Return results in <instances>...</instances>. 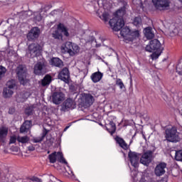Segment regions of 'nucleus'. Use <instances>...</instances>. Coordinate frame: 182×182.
Returning <instances> with one entry per match:
<instances>
[{
	"label": "nucleus",
	"instance_id": "nucleus-1",
	"mask_svg": "<svg viewBox=\"0 0 182 182\" xmlns=\"http://www.w3.org/2000/svg\"><path fill=\"white\" fill-rule=\"evenodd\" d=\"M109 0H98L97 5L100 6L97 14L99 18L104 21V22H108L112 16V12L110 9L112 8V1Z\"/></svg>",
	"mask_w": 182,
	"mask_h": 182
},
{
	"label": "nucleus",
	"instance_id": "nucleus-2",
	"mask_svg": "<svg viewBox=\"0 0 182 182\" xmlns=\"http://www.w3.org/2000/svg\"><path fill=\"white\" fill-rule=\"evenodd\" d=\"M124 14H126V9L122 7L117 11V16L109 20V24L111 26L112 31L119 32V31H120V29L124 26V21L122 18V16Z\"/></svg>",
	"mask_w": 182,
	"mask_h": 182
},
{
	"label": "nucleus",
	"instance_id": "nucleus-3",
	"mask_svg": "<svg viewBox=\"0 0 182 182\" xmlns=\"http://www.w3.org/2000/svg\"><path fill=\"white\" fill-rule=\"evenodd\" d=\"M120 35L125 41H128V42H133V41L139 38L140 33L137 30L132 31L129 27L126 26L122 28Z\"/></svg>",
	"mask_w": 182,
	"mask_h": 182
},
{
	"label": "nucleus",
	"instance_id": "nucleus-4",
	"mask_svg": "<svg viewBox=\"0 0 182 182\" xmlns=\"http://www.w3.org/2000/svg\"><path fill=\"white\" fill-rule=\"evenodd\" d=\"M61 50L65 53H69L70 56H73L76 55V53H79L80 48L79 47V46H77V44L73 43L70 41H68L62 45Z\"/></svg>",
	"mask_w": 182,
	"mask_h": 182
},
{
	"label": "nucleus",
	"instance_id": "nucleus-5",
	"mask_svg": "<svg viewBox=\"0 0 182 182\" xmlns=\"http://www.w3.org/2000/svg\"><path fill=\"white\" fill-rule=\"evenodd\" d=\"M57 28L58 31L61 32V33H63L64 36H66V38H69L70 36H75V35H77V38H80V39H83L82 37L85 36V31L82 30H80L77 33L74 31H70V33H69V28H68V27H66L65 25L62 23H60Z\"/></svg>",
	"mask_w": 182,
	"mask_h": 182
},
{
	"label": "nucleus",
	"instance_id": "nucleus-6",
	"mask_svg": "<svg viewBox=\"0 0 182 182\" xmlns=\"http://www.w3.org/2000/svg\"><path fill=\"white\" fill-rule=\"evenodd\" d=\"M165 137L167 141H171V143L180 141V137L178 136V132L176 127L167 128L165 131Z\"/></svg>",
	"mask_w": 182,
	"mask_h": 182
},
{
	"label": "nucleus",
	"instance_id": "nucleus-7",
	"mask_svg": "<svg viewBox=\"0 0 182 182\" xmlns=\"http://www.w3.org/2000/svg\"><path fill=\"white\" fill-rule=\"evenodd\" d=\"M42 47L38 43H32L28 46L27 55L28 58H38L41 56Z\"/></svg>",
	"mask_w": 182,
	"mask_h": 182
},
{
	"label": "nucleus",
	"instance_id": "nucleus-8",
	"mask_svg": "<svg viewBox=\"0 0 182 182\" xmlns=\"http://www.w3.org/2000/svg\"><path fill=\"white\" fill-rule=\"evenodd\" d=\"M48 159L50 160V163L51 164L56 163V160H58L60 163H62L63 164H66L67 167L70 168V166L68 164V161H66V159H65V158L63 157V154H62L61 152H53L48 156Z\"/></svg>",
	"mask_w": 182,
	"mask_h": 182
},
{
	"label": "nucleus",
	"instance_id": "nucleus-9",
	"mask_svg": "<svg viewBox=\"0 0 182 182\" xmlns=\"http://www.w3.org/2000/svg\"><path fill=\"white\" fill-rule=\"evenodd\" d=\"M152 4L158 11H166L170 8V0H152Z\"/></svg>",
	"mask_w": 182,
	"mask_h": 182
},
{
	"label": "nucleus",
	"instance_id": "nucleus-10",
	"mask_svg": "<svg viewBox=\"0 0 182 182\" xmlns=\"http://www.w3.org/2000/svg\"><path fill=\"white\" fill-rule=\"evenodd\" d=\"M16 72L21 85H23V86H25L28 82V79H26V67L22 65H18V68L16 69Z\"/></svg>",
	"mask_w": 182,
	"mask_h": 182
},
{
	"label": "nucleus",
	"instance_id": "nucleus-11",
	"mask_svg": "<svg viewBox=\"0 0 182 182\" xmlns=\"http://www.w3.org/2000/svg\"><path fill=\"white\" fill-rule=\"evenodd\" d=\"M146 52H154V50H163V48L161 47V43L159 40L154 39L151 40L149 43L146 46Z\"/></svg>",
	"mask_w": 182,
	"mask_h": 182
},
{
	"label": "nucleus",
	"instance_id": "nucleus-12",
	"mask_svg": "<svg viewBox=\"0 0 182 182\" xmlns=\"http://www.w3.org/2000/svg\"><path fill=\"white\" fill-rule=\"evenodd\" d=\"M76 109V102L73 99L68 98L61 105V112H68V110H73Z\"/></svg>",
	"mask_w": 182,
	"mask_h": 182
},
{
	"label": "nucleus",
	"instance_id": "nucleus-13",
	"mask_svg": "<svg viewBox=\"0 0 182 182\" xmlns=\"http://www.w3.org/2000/svg\"><path fill=\"white\" fill-rule=\"evenodd\" d=\"M51 100L54 105H60L65 100V94L62 92H55L51 95Z\"/></svg>",
	"mask_w": 182,
	"mask_h": 182
},
{
	"label": "nucleus",
	"instance_id": "nucleus-14",
	"mask_svg": "<svg viewBox=\"0 0 182 182\" xmlns=\"http://www.w3.org/2000/svg\"><path fill=\"white\" fill-rule=\"evenodd\" d=\"M128 156L132 166L135 168L136 167H139V160L140 159V154L136 152L129 151Z\"/></svg>",
	"mask_w": 182,
	"mask_h": 182
},
{
	"label": "nucleus",
	"instance_id": "nucleus-15",
	"mask_svg": "<svg viewBox=\"0 0 182 182\" xmlns=\"http://www.w3.org/2000/svg\"><path fill=\"white\" fill-rule=\"evenodd\" d=\"M166 168H167V164L162 162L158 164L154 169L155 176L161 177L166 173Z\"/></svg>",
	"mask_w": 182,
	"mask_h": 182
},
{
	"label": "nucleus",
	"instance_id": "nucleus-16",
	"mask_svg": "<svg viewBox=\"0 0 182 182\" xmlns=\"http://www.w3.org/2000/svg\"><path fill=\"white\" fill-rule=\"evenodd\" d=\"M153 152L151 151H147L145 152L140 159V163L144 166H149L151 163V156Z\"/></svg>",
	"mask_w": 182,
	"mask_h": 182
},
{
	"label": "nucleus",
	"instance_id": "nucleus-17",
	"mask_svg": "<svg viewBox=\"0 0 182 182\" xmlns=\"http://www.w3.org/2000/svg\"><path fill=\"white\" fill-rule=\"evenodd\" d=\"M40 33L41 30L39 29V28L33 27L28 33L27 38L28 39V41H34V39H37V38H39Z\"/></svg>",
	"mask_w": 182,
	"mask_h": 182
},
{
	"label": "nucleus",
	"instance_id": "nucleus-18",
	"mask_svg": "<svg viewBox=\"0 0 182 182\" xmlns=\"http://www.w3.org/2000/svg\"><path fill=\"white\" fill-rule=\"evenodd\" d=\"M58 77L60 80L65 82V83H69V77H70L69 70L66 68H63L59 73Z\"/></svg>",
	"mask_w": 182,
	"mask_h": 182
},
{
	"label": "nucleus",
	"instance_id": "nucleus-19",
	"mask_svg": "<svg viewBox=\"0 0 182 182\" xmlns=\"http://www.w3.org/2000/svg\"><path fill=\"white\" fill-rule=\"evenodd\" d=\"M34 73L38 75L45 73V64L42 62L37 63L34 66Z\"/></svg>",
	"mask_w": 182,
	"mask_h": 182
},
{
	"label": "nucleus",
	"instance_id": "nucleus-20",
	"mask_svg": "<svg viewBox=\"0 0 182 182\" xmlns=\"http://www.w3.org/2000/svg\"><path fill=\"white\" fill-rule=\"evenodd\" d=\"M46 10L42 8L40 11V13H36L34 14V21L35 22H41V21H43V18H46L47 16Z\"/></svg>",
	"mask_w": 182,
	"mask_h": 182
},
{
	"label": "nucleus",
	"instance_id": "nucleus-21",
	"mask_svg": "<svg viewBox=\"0 0 182 182\" xmlns=\"http://www.w3.org/2000/svg\"><path fill=\"white\" fill-rule=\"evenodd\" d=\"M32 127V122L31 121H25L24 123L20 128L21 133H28V130Z\"/></svg>",
	"mask_w": 182,
	"mask_h": 182
},
{
	"label": "nucleus",
	"instance_id": "nucleus-22",
	"mask_svg": "<svg viewBox=\"0 0 182 182\" xmlns=\"http://www.w3.org/2000/svg\"><path fill=\"white\" fill-rule=\"evenodd\" d=\"M50 63L52 66H55L56 68H63V61L59 58H51Z\"/></svg>",
	"mask_w": 182,
	"mask_h": 182
},
{
	"label": "nucleus",
	"instance_id": "nucleus-23",
	"mask_svg": "<svg viewBox=\"0 0 182 182\" xmlns=\"http://www.w3.org/2000/svg\"><path fill=\"white\" fill-rule=\"evenodd\" d=\"M102 77H103V73L99 71L94 73L91 75V79L94 83H97V82H100V80H102Z\"/></svg>",
	"mask_w": 182,
	"mask_h": 182
},
{
	"label": "nucleus",
	"instance_id": "nucleus-24",
	"mask_svg": "<svg viewBox=\"0 0 182 182\" xmlns=\"http://www.w3.org/2000/svg\"><path fill=\"white\" fill-rule=\"evenodd\" d=\"M48 129H44L43 130V134L41 136L33 138L32 139L33 143H41V141H42L48 134Z\"/></svg>",
	"mask_w": 182,
	"mask_h": 182
},
{
	"label": "nucleus",
	"instance_id": "nucleus-25",
	"mask_svg": "<svg viewBox=\"0 0 182 182\" xmlns=\"http://www.w3.org/2000/svg\"><path fill=\"white\" fill-rule=\"evenodd\" d=\"M144 36L147 39H153L154 38V33L151 31V28L147 27L144 30Z\"/></svg>",
	"mask_w": 182,
	"mask_h": 182
},
{
	"label": "nucleus",
	"instance_id": "nucleus-26",
	"mask_svg": "<svg viewBox=\"0 0 182 182\" xmlns=\"http://www.w3.org/2000/svg\"><path fill=\"white\" fill-rule=\"evenodd\" d=\"M108 127H107V132H109V133H110L112 135L114 134L116 132V124H114L113 121H110L108 124Z\"/></svg>",
	"mask_w": 182,
	"mask_h": 182
},
{
	"label": "nucleus",
	"instance_id": "nucleus-27",
	"mask_svg": "<svg viewBox=\"0 0 182 182\" xmlns=\"http://www.w3.org/2000/svg\"><path fill=\"white\" fill-rule=\"evenodd\" d=\"M115 140L117 143H118V144L120 146V147L124 149V150H127V144H126V142L124 141V140H123V139L117 136L115 138Z\"/></svg>",
	"mask_w": 182,
	"mask_h": 182
},
{
	"label": "nucleus",
	"instance_id": "nucleus-28",
	"mask_svg": "<svg viewBox=\"0 0 182 182\" xmlns=\"http://www.w3.org/2000/svg\"><path fill=\"white\" fill-rule=\"evenodd\" d=\"M50 82H52V77H50V75H47L41 80V85L42 86H48L50 85Z\"/></svg>",
	"mask_w": 182,
	"mask_h": 182
},
{
	"label": "nucleus",
	"instance_id": "nucleus-29",
	"mask_svg": "<svg viewBox=\"0 0 182 182\" xmlns=\"http://www.w3.org/2000/svg\"><path fill=\"white\" fill-rule=\"evenodd\" d=\"M12 95H14L13 89H11L9 87H6L4 89V91H3L4 97H6V98L11 97Z\"/></svg>",
	"mask_w": 182,
	"mask_h": 182
},
{
	"label": "nucleus",
	"instance_id": "nucleus-30",
	"mask_svg": "<svg viewBox=\"0 0 182 182\" xmlns=\"http://www.w3.org/2000/svg\"><path fill=\"white\" fill-rule=\"evenodd\" d=\"M93 102H95V98L91 95H85V103L88 106H92L93 105Z\"/></svg>",
	"mask_w": 182,
	"mask_h": 182
},
{
	"label": "nucleus",
	"instance_id": "nucleus-31",
	"mask_svg": "<svg viewBox=\"0 0 182 182\" xmlns=\"http://www.w3.org/2000/svg\"><path fill=\"white\" fill-rule=\"evenodd\" d=\"M8 136V129L5 127H0V139H5Z\"/></svg>",
	"mask_w": 182,
	"mask_h": 182
},
{
	"label": "nucleus",
	"instance_id": "nucleus-32",
	"mask_svg": "<svg viewBox=\"0 0 182 182\" xmlns=\"http://www.w3.org/2000/svg\"><path fill=\"white\" fill-rule=\"evenodd\" d=\"M17 141H18V143H21L22 144H25L28 143V141H29V137L28 136H18L17 137Z\"/></svg>",
	"mask_w": 182,
	"mask_h": 182
},
{
	"label": "nucleus",
	"instance_id": "nucleus-33",
	"mask_svg": "<svg viewBox=\"0 0 182 182\" xmlns=\"http://www.w3.org/2000/svg\"><path fill=\"white\" fill-rule=\"evenodd\" d=\"M161 52H163V50H156L154 53H153L151 55L152 60H156V59H159V57L160 56V55H161Z\"/></svg>",
	"mask_w": 182,
	"mask_h": 182
},
{
	"label": "nucleus",
	"instance_id": "nucleus-34",
	"mask_svg": "<svg viewBox=\"0 0 182 182\" xmlns=\"http://www.w3.org/2000/svg\"><path fill=\"white\" fill-rule=\"evenodd\" d=\"M133 24L136 26V28H140V26L141 25V17L137 16L135 17L133 21Z\"/></svg>",
	"mask_w": 182,
	"mask_h": 182
},
{
	"label": "nucleus",
	"instance_id": "nucleus-35",
	"mask_svg": "<svg viewBox=\"0 0 182 182\" xmlns=\"http://www.w3.org/2000/svg\"><path fill=\"white\" fill-rule=\"evenodd\" d=\"M6 86L9 89H13L14 90L15 86H16V81H15L14 80H11L7 82Z\"/></svg>",
	"mask_w": 182,
	"mask_h": 182
},
{
	"label": "nucleus",
	"instance_id": "nucleus-36",
	"mask_svg": "<svg viewBox=\"0 0 182 182\" xmlns=\"http://www.w3.org/2000/svg\"><path fill=\"white\" fill-rule=\"evenodd\" d=\"M175 159L176 161H182V150L176 151Z\"/></svg>",
	"mask_w": 182,
	"mask_h": 182
},
{
	"label": "nucleus",
	"instance_id": "nucleus-37",
	"mask_svg": "<svg viewBox=\"0 0 182 182\" xmlns=\"http://www.w3.org/2000/svg\"><path fill=\"white\" fill-rule=\"evenodd\" d=\"M132 4L136 5L137 8H141L143 9V3L141 0H132Z\"/></svg>",
	"mask_w": 182,
	"mask_h": 182
},
{
	"label": "nucleus",
	"instance_id": "nucleus-38",
	"mask_svg": "<svg viewBox=\"0 0 182 182\" xmlns=\"http://www.w3.org/2000/svg\"><path fill=\"white\" fill-rule=\"evenodd\" d=\"M5 73H6V68L2 65H0V80L5 76Z\"/></svg>",
	"mask_w": 182,
	"mask_h": 182
},
{
	"label": "nucleus",
	"instance_id": "nucleus-39",
	"mask_svg": "<svg viewBox=\"0 0 182 182\" xmlns=\"http://www.w3.org/2000/svg\"><path fill=\"white\" fill-rule=\"evenodd\" d=\"M25 114L27 116H31V114H33V107H28L25 109Z\"/></svg>",
	"mask_w": 182,
	"mask_h": 182
},
{
	"label": "nucleus",
	"instance_id": "nucleus-40",
	"mask_svg": "<svg viewBox=\"0 0 182 182\" xmlns=\"http://www.w3.org/2000/svg\"><path fill=\"white\" fill-rule=\"evenodd\" d=\"M53 38L55 39H60V38H62V34L59 33V30H56L54 33H53Z\"/></svg>",
	"mask_w": 182,
	"mask_h": 182
},
{
	"label": "nucleus",
	"instance_id": "nucleus-41",
	"mask_svg": "<svg viewBox=\"0 0 182 182\" xmlns=\"http://www.w3.org/2000/svg\"><path fill=\"white\" fill-rule=\"evenodd\" d=\"M117 85L119 87L120 89H123V87H124V84L120 79L117 80Z\"/></svg>",
	"mask_w": 182,
	"mask_h": 182
},
{
	"label": "nucleus",
	"instance_id": "nucleus-42",
	"mask_svg": "<svg viewBox=\"0 0 182 182\" xmlns=\"http://www.w3.org/2000/svg\"><path fill=\"white\" fill-rule=\"evenodd\" d=\"M16 140H18V138H16L15 136H11L9 144H14L16 143Z\"/></svg>",
	"mask_w": 182,
	"mask_h": 182
},
{
	"label": "nucleus",
	"instance_id": "nucleus-43",
	"mask_svg": "<svg viewBox=\"0 0 182 182\" xmlns=\"http://www.w3.org/2000/svg\"><path fill=\"white\" fill-rule=\"evenodd\" d=\"M131 176L132 177L134 178V181H136V177H137L139 176V174L137 173V171L134 170V171H132L131 172Z\"/></svg>",
	"mask_w": 182,
	"mask_h": 182
},
{
	"label": "nucleus",
	"instance_id": "nucleus-44",
	"mask_svg": "<svg viewBox=\"0 0 182 182\" xmlns=\"http://www.w3.org/2000/svg\"><path fill=\"white\" fill-rule=\"evenodd\" d=\"M29 96H31V93L30 92H25L23 95V100L21 102H25V100H26V99H28V97H29Z\"/></svg>",
	"mask_w": 182,
	"mask_h": 182
},
{
	"label": "nucleus",
	"instance_id": "nucleus-45",
	"mask_svg": "<svg viewBox=\"0 0 182 182\" xmlns=\"http://www.w3.org/2000/svg\"><path fill=\"white\" fill-rule=\"evenodd\" d=\"M31 181H33V182H42V179L36 177V176H33L31 178Z\"/></svg>",
	"mask_w": 182,
	"mask_h": 182
},
{
	"label": "nucleus",
	"instance_id": "nucleus-46",
	"mask_svg": "<svg viewBox=\"0 0 182 182\" xmlns=\"http://www.w3.org/2000/svg\"><path fill=\"white\" fill-rule=\"evenodd\" d=\"M85 42H93L95 37H90L89 38H84Z\"/></svg>",
	"mask_w": 182,
	"mask_h": 182
},
{
	"label": "nucleus",
	"instance_id": "nucleus-47",
	"mask_svg": "<svg viewBox=\"0 0 182 182\" xmlns=\"http://www.w3.org/2000/svg\"><path fill=\"white\" fill-rule=\"evenodd\" d=\"M100 41H101L102 45H104V46H106V44H105V41H106V39L105 38V37L103 36H100Z\"/></svg>",
	"mask_w": 182,
	"mask_h": 182
},
{
	"label": "nucleus",
	"instance_id": "nucleus-48",
	"mask_svg": "<svg viewBox=\"0 0 182 182\" xmlns=\"http://www.w3.org/2000/svg\"><path fill=\"white\" fill-rule=\"evenodd\" d=\"M9 114H14L15 113V108H10L9 110Z\"/></svg>",
	"mask_w": 182,
	"mask_h": 182
},
{
	"label": "nucleus",
	"instance_id": "nucleus-49",
	"mask_svg": "<svg viewBox=\"0 0 182 182\" xmlns=\"http://www.w3.org/2000/svg\"><path fill=\"white\" fill-rule=\"evenodd\" d=\"M28 150L29 151H33L35 150V146H33V145L29 146L28 147Z\"/></svg>",
	"mask_w": 182,
	"mask_h": 182
},
{
	"label": "nucleus",
	"instance_id": "nucleus-50",
	"mask_svg": "<svg viewBox=\"0 0 182 182\" xmlns=\"http://www.w3.org/2000/svg\"><path fill=\"white\" fill-rule=\"evenodd\" d=\"M70 126H67L65 127V128L64 129L63 132H66V130H68V129H69Z\"/></svg>",
	"mask_w": 182,
	"mask_h": 182
},
{
	"label": "nucleus",
	"instance_id": "nucleus-51",
	"mask_svg": "<svg viewBox=\"0 0 182 182\" xmlns=\"http://www.w3.org/2000/svg\"><path fill=\"white\" fill-rule=\"evenodd\" d=\"M55 12H56V11H52L51 15H53V14H55Z\"/></svg>",
	"mask_w": 182,
	"mask_h": 182
},
{
	"label": "nucleus",
	"instance_id": "nucleus-52",
	"mask_svg": "<svg viewBox=\"0 0 182 182\" xmlns=\"http://www.w3.org/2000/svg\"><path fill=\"white\" fill-rule=\"evenodd\" d=\"M97 46H100V44H97Z\"/></svg>",
	"mask_w": 182,
	"mask_h": 182
},
{
	"label": "nucleus",
	"instance_id": "nucleus-53",
	"mask_svg": "<svg viewBox=\"0 0 182 182\" xmlns=\"http://www.w3.org/2000/svg\"><path fill=\"white\" fill-rule=\"evenodd\" d=\"M180 1V2H181V4H182V0H179Z\"/></svg>",
	"mask_w": 182,
	"mask_h": 182
},
{
	"label": "nucleus",
	"instance_id": "nucleus-54",
	"mask_svg": "<svg viewBox=\"0 0 182 182\" xmlns=\"http://www.w3.org/2000/svg\"><path fill=\"white\" fill-rule=\"evenodd\" d=\"M105 65H107V63H105Z\"/></svg>",
	"mask_w": 182,
	"mask_h": 182
}]
</instances>
